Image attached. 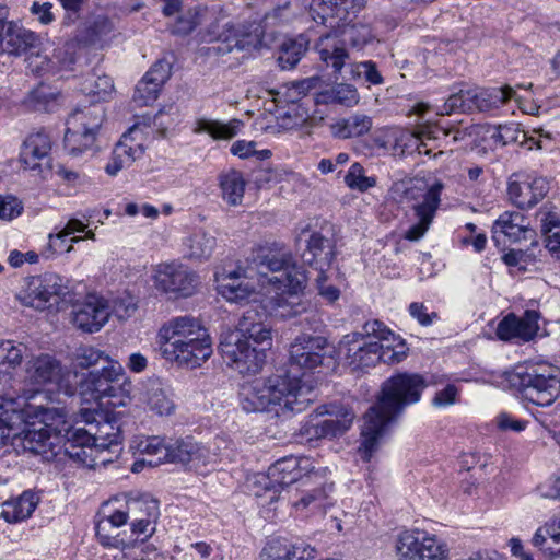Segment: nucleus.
<instances>
[{
    "label": "nucleus",
    "instance_id": "6",
    "mask_svg": "<svg viewBox=\"0 0 560 560\" xmlns=\"http://www.w3.org/2000/svg\"><path fill=\"white\" fill-rule=\"evenodd\" d=\"M529 402L551 406L560 396V368L548 361H526L517 365L508 376Z\"/></svg>",
    "mask_w": 560,
    "mask_h": 560
},
{
    "label": "nucleus",
    "instance_id": "16",
    "mask_svg": "<svg viewBox=\"0 0 560 560\" xmlns=\"http://www.w3.org/2000/svg\"><path fill=\"white\" fill-rule=\"evenodd\" d=\"M60 433V452L63 451L70 458L84 465L93 466L97 447L93 436V424L85 428H74L67 423Z\"/></svg>",
    "mask_w": 560,
    "mask_h": 560
},
{
    "label": "nucleus",
    "instance_id": "37",
    "mask_svg": "<svg viewBox=\"0 0 560 560\" xmlns=\"http://www.w3.org/2000/svg\"><path fill=\"white\" fill-rule=\"evenodd\" d=\"M77 43L67 40L56 47L50 57H40L36 54L35 59H43L36 63V68L44 72H54L70 69L75 61Z\"/></svg>",
    "mask_w": 560,
    "mask_h": 560
},
{
    "label": "nucleus",
    "instance_id": "64",
    "mask_svg": "<svg viewBox=\"0 0 560 560\" xmlns=\"http://www.w3.org/2000/svg\"><path fill=\"white\" fill-rule=\"evenodd\" d=\"M160 90L161 88L155 86L143 77L136 86L133 101L141 106L149 105L158 98Z\"/></svg>",
    "mask_w": 560,
    "mask_h": 560
},
{
    "label": "nucleus",
    "instance_id": "45",
    "mask_svg": "<svg viewBox=\"0 0 560 560\" xmlns=\"http://www.w3.org/2000/svg\"><path fill=\"white\" fill-rule=\"evenodd\" d=\"M141 130L138 125L132 126L125 132L115 149L128 163L132 164L144 154V147L140 137Z\"/></svg>",
    "mask_w": 560,
    "mask_h": 560
},
{
    "label": "nucleus",
    "instance_id": "58",
    "mask_svg": "<svg viewBox=\"0 0 560 560\" xmlns=\"http://www.w3.org/2000/svg\"><path fill=\"white\" fill-rule=\"evenodd\" d=\"M27 348L12 340L0 341V364L15 368L21 364Z\"/></svg>",
    "mask_w": 560,
    "mask_h": 560
},
{
    "label": "nucleus",
    "instance_id": "60",
    "mask_svg": "<svg viewBox=\"0 0 560 560\" xmlns=\"http://www.w3.org/2000/svg\"><path fill=\"white\" fill-rule=\"evenodd\" d=\"M491 138L495 143L508 145L526 141V132L521 130L518 125L511 122L499 125Z\"/></svg>",
    "mask_w": 560,
    "mask_h": 560
},
{
    "label": "nucleus",
    "instance_id": "56",
    "mask_svg": "<svg viewBox=\"0 0 560 560\" xmlns=\"http://www.w3.org/2000/svg\"><path fill=\"white\" fill-rule=\"evenodd\" d=\"M34 282H36V276L25 278L23 284L19 292L16 293V299L24 305L28 307H33L35 310L43 311L45 310V299L42 298V291Z\"/></svg>",
    "mask_w": 560,
    "mask_h": 560
},
{
    "label": "nucleus",
    "instance_id": "42",
    "mask_svg": "<svg viewBox=\"0 0 560 560\" xmlns=\"http://www.w3.org/2000/svg\"><path fill=\"white\" fill-rule=\"evenodd\" d=\"M243 127L240 119H231L228 122L200 118L196 121L194 132L208 133L215 140H229L234 138Z\"/></svg>",
    "mask_w": 560,
    "mask_h": 560
},
{
    "label": "nucleus",
    "instance_id": "10",
    "mask_svg": "<svg viewBox=\"0 0 560 560\" xmlns=\"http://www.w3.org/2000/svg\"><path fill=\"white\" fill-rule=\"evenodd\" d=\"M328 469L319 467L312 470L302 478L301 489L298 490L295 498L292 499V508L303 515L325 514L327 509L332 506L335 500L331 497L334 492V482L326 479Z\"/></svg>",
    "mask_w": 560,
    "mask_h": 560
},
{
    "label": "nucleus",
    "instance_id": "53",
    "mask_svg": "<svg viewBox=\"0 0 560 560\" xmlns=\"http://www.w3.org/2000/svg\"><path fill=\"white\" fill-rule=\"evenodd\" d=\"M131 390L132 384L122 371L114 378L108 395H105L104 398H107L108 404L113 407L126 406L131 400Z\"/></svg>",
    "mask_w": 560,
    "mask_h": 560
},
{
    "label": "nucleus",
    "instance_id": "54",
    "mask_svg": "<svg viewBox=\"0 0 560 560\" xmlns=\"http://www.w3.org/2000/svg\"><path fill=\"white\" fill-rule=\"evenodd\" d=\"M511 100L520 102L515 90L510 85L501 88H485L483 110H487V113L497 110Z\"/></svg>",
    "mask_w": 560,
    "mask_h": 560
},
{
    "label": "nucleus",
    "instance_id": "7",
    "mask_svg": "<svg viewBox=\"0 0 560 560\" xmlns=\"http://www.w3.org/2000/svg\"><path fill=\"white\" fill-rule=\"evenodd\" d=\"M443 188L444 185L441 182L432 185L418 182L396 185L394 191L400 194L399 202L411 208L417 219V222L406 231V240L419 241L428 232L439 209Z\"/></svg>",
    "mask_w": 560,
    "mask_h": 560
},
{
    "label": "nucleus",
    "instance_id": "1",
    "mask_svg": "<svg viewBox=\"0 0 560 560\" xmlns=\"http://www.w3.org/2000/svg\"><path fill=\"white\" fill-rule=\"evenodd\" d=\"M424 387L422 376L408 373L394 375L383 383L377 401L364 415L360 447L364 460H370L387 427L407 406L419 401Z\"/></svg>",
    "mask_w": 560,
    "mask_h": 560
},
{
    "label": "nucleus",
    "instance_id": "59",
    "mask_svg": "<svg viewBox=\"0 0 560 560\" xmlns=\"http://www.w3.org/2000/svg\"><path fill=\"white\" fill-rule=\"evenodd\" d=\"M68 236L60 230L48 235V243L40 250V256L47 260L55 258L62 253H70L73 246L68 244Z\"/></svg>",
    "mask_w": 560,
    "mask_h": 560
},
{
    "label": "nucleus",
    "instance_id": "19",
    "mask_svg": "<svg viewBox=\"0 0 560 560\" xmlns=\"http://www.w3.org/2000/svg\"><path fill=\"white\" fill-rule=\"evenodd\" d=\"M548 189V182L542 177L513 174L509 179L508 196L517 208L529 209L546 196Z\"/></svg>",
    "mask_w": 560,
    "mask_h": 560
},
{
    "label": "nucleus",
    "instance_id": "26",
    "mask_svg": "<svg viewBox=\"0 0 560 560\" xmlns=\"http://www.w3.org/2000/svg\"><path fill=\"white\" fill-rule=\"evenodd\" d=\"M315 50L319 60L332 74H340L342 68L350 60V55L339 31L334 30L320 35L315 43Z\"/></svg>",
    "mask_w": 560,
    "mask_h": 560
},
{
    "label": "nucleus",
    "instance_id": "57",
    "mask_svg": "<svg viewBox=\"0 0 560 560\" xmlns=\"http://www.w3.org/2000/svg\"><path fill=\"white\" fill-rule=\"evenodd\" d=\"M206 12L207 9L201 7L189 9L185 14L177 19L173 27V33L179 35H187L191 33L202 22Z\"/></svg>",
    "mask_w": 560,
    "mask_h": 560
},
{
    "label": "nucleus",
    "instance_id": "15",
    "mask_svg": "<svg viewBox=\"0 0 560 560\" xmlns=\"http://www.w3.org/2000/svg\"><path fill=\"white\" fill-rule=\"evenodd\" d=\"M211 339L199 319L184 315L171 318L158 332L159 347Z\"/></svg>",
    "mask_w": 560,
    "mask_h": 560
},
{
    "label": "nucleus",
    "instance_id": "38",
    "mask_svg": "<svg viewBox=\"0 0 560 560\" xmlns=\"http://www.w3.org/2000/svg\"><path fill=\"white\" fill-rule=\"evenodd\" d=\"M372 126V117L365 114H353L332 122L330 125V132L336 138L348 139L365 135L371 130Z\"/></svg>",
    "mask_w": 560,
    "mask_h": 560
},
{
    "label": "nucleus",
    "instance_id": "18",
    "mask_svg": "<svg viewBox=\"0 0 560 560\" xmlns=\"http://www.w3.org/2000/svg\"><path fill=\"white\" fill-rule=\"evenodd\" d=\"M160 352L166 361L192 370L201 366L212 355V339L161 346Z\"/></svg>",
    "mask_w": 560,
    "mask_h": 560
},
{
    "label": "nucleus",
    "instance_id": "17",
    "mask_svg": "<svg viewBox=\"0 0 560 560\" xmlns=\"http://www.w3.org/2000/svg\"><path fill=\"white\" fill-rule=\"evenodd\" d=\"M213 456L208 447L198 443L191 436L170 440L165 452L166 462L180 464L195 470L208 466Z\"/></svg>",
    "mask_w": 560,
    "mask_h": 560
},
{
    "label": "nucleus",
    "instance_id": "63",
    "mask_svg": "<svg viewBox=\"0 0 560 560\" xmlns=\"http://www.w3.org/2000/svg\"><path fill=\"white\" fill-rule=\"evenodd\" d=\"M260 560H292L289 542L282 538L269 539L260 552Z\"/></svg>",
    "mask_w": 560,
    "mask_h": 560
},
{
    "label": "nucleus",
    "instance_id": "39",
    "mask_svg": "<svg viewBox=\"0 0 560 560\" xmlns=\"http://www.w3.org/2000/svg\"><path fill=\"white\" fill-rule=\"evenodd\" d=\"M93 436L97 452L109 451L117 453L122 441L120 427L116 421L104 420L93 425Z\"/></svg>",
    "mask_w": 560,
    "mask_h": 560
},
{
    "label": "nucleus",
    "instance_id": "52",
    "mask_svg": "<svg viewBox=\"0 0 560 560\" xmlns=\"http://www.w3.org/2000/svg\"><path fill=\"white\" fill-rule=\"evenodd\" d=\"M136 447L142 454L148 456H156V459H148L149 466H158L162 462L166 460L165 452L168 447L164 439L160 436H144L136 442Z\"/></svg>",
    "mask_w": 560,
    "mask_h": 560
},
{
    "label": "nucleus",
    "instance_id": "47",
    "mask_svg": "<svg viewBox=\"0 0 560 560\" xmlns=\"http://www.w3.org/2000/svg\"><path fill=\"white\" fill-rule=\"evenodd\" d=\"M539 215L546 248L560 259V217L556 212H540Z\"/></svg>",
    "mask_w": 560,
    "mask_h": 560
},
{
    "label": "nucleus",
    "instance_id": "25",
    "mask_svg": "<svg viewBox=\"0 0 560 560\" xmlns=\"http://www.w3.org/2000/svg\"><path fill=\"white\" fill-rule=\"evenodd\" d=\"M327 340L320 336L301 335L290 347V364L312 371L319 366L326 353Z\"/></svg>",
    "mask_w": 560,
    "mask_h": 560
},
{
    "label": "nucleus",
    "instance_id": "13",
    "mask_svg": "<svg viewBox=\"0 0 560 560\" xmlns=\"http://www.w3.org/2000/svg\"><path fill=\"white\" fill-rule=\"evenodd\" d=\"M366 0H312L310 14L312 19L331 28H340L352 21L365 5Z\"/></svg>",
    "mask_w": 560,
    "mask_h": 560
},
{
    "label": "nucleus",
    "instance_id": "21",
    "mask_svg": "<svg viewBox=\"0 0 560 560\" xmlns=\"http://www.w3.org/2000/svg\"><path fill=\"white\" fill-rule=\"evenodd\" d=\"M250 266L237 267L235 270L225 269L215 271L214 281L218 292L230 302L242 303L248 300L255 292V285L248 280Z\"/></svg>",
    "mask_w": 560,
    "mask_h": 560
},
{
    "label": "nucleus",
    "instance_id": "35",
    "mask_svg": "<svg viewBox=\"0 0 560 560\" xmlns=\"http://www.w3.org/2000/svg\"><path fill=\"white\" fill-rule=\"evenodd\" d=\"M218 180L222 199L232 207L240 206L247 185L244 174L235 168H230L221 172Z\"/></svg>",
    "mask_w": 560,
    "mask_h": 560
},
{
    "label": "nucleus",
    "instance_id": "46",
    "mask_svg": "<svg viewBox=\"0 0 560 560\" xmlns=\"http://www.w3.org/2000/svg\"><path fill=\"white\" fill-rule=\"evenodd\" d=\"M310 39L305 35H299L294 39H288L281 45L278 63L281 69H292L307 50Z\"/></svg>",
    "mask_w": 560,
    "mask_h": 560
},
{
    "label": "nucleus",
    "instance_id": "41",
    "mask_svg": "<svg viewBox=\"0 0 560 560\" xmlns=\"http://www.w3.org/2000/svg\"><path fill=\"white\" fill-rule=\"evenodd\" d=\"M122 372V365L118 362H110L109 366H105L101 372H91L85 381L86 388L96 399H104L108 395L110 384L114 378Z\"/></svg>",
    "mask_w": 560,
    "mask_h": 560
},
{
    "label": "nucleus",
    "instance_id": "24",
    "mask_svg": "<svg viewBox=\"0 0 560 560\" xmlns=\"http://www.w3.org/2000/svg\"><path fill=\"white\" fill-rule=\"evenodd\" d=\"M26 428L21 432L22 446L25 451L43 456L49 460L60 454V433L50 432L45 427H38L35 420L23 422Z\"/></svg>",
    "mask_w": 560,
    "mask_h": 560
},
{
    "label": "nucleus",
    "instance_id": "61",
    "mask_svg": "<svg viewBox=\"0 0 560 560\" xmlns=\"http://www.w3.org/2000/svg\"><path fill=\"white\" fill-rule=\"evenodd\" d=\"M345 183L352 189L365 191L376 185L374 177H368L364 174V168L360 163H353L348 174L345 176Z\"/></svg>",
    "mask_w": 560,
    "mask_h": 560
},
{
    "label": "nucleus",
    "instance_id": "11",
    "mask_svg": "<svg viewBox=\"0 0 560 560\" xmlns=\"http://www.w3.org/2000/svg\"><path fill=\"white\" fill-rule=\"evenodd\" d=\"M260 34V26L257 24L228 22L220 26L214 23L202 35V40L215 44L209 48V51L215 55H226L234 49L245 50L257 47Z\"/></svg>",
    "mask_w": 560,
    "mask_h": 560
},
{
    "label": "nucleus",
    "instance_id": "28",
    "mask_svg": "<svg viewBox=\"0 0 560 560\" xmlns=\"http://www.w3.org/2000/svg\"><path fill=\"white\" fill-rule=\"evenodd\" d=\"M335 245L331 240L318 232H312L307 241L302 259L312 270L306 271L313 278V273H326L335 259Z\"/></svg>",
    "mask_w": 560,
    "mask_h": 560
},
{
    "label": "nucleus",
    "instance_id": "48",
    "mask_svg": "<svg viewBox=\"0 0 560 560\" xmlns=\"http://www.w3.org/2000/svg\"><path fill=\"white\" fill-rule=\"evenodd\" d=\"M34 283L42 291V298L45 299V308L57 303L66 291L63 279L59 275L52 272L36 276V282ZM34 288L36 289V287Z\"/></svg>",
    "mask_w": 560,
    "mask_h": 560
},
{
    "label": "nucleus",
    "instance_id": "43",
    "mask_svg": "<svg viewBox=\"0 0 560 560\" xmlns=\"http://www.w3.org/2000/svg\"><path fill=\"white\" fill-rule=\"evenodd\" d=\"M183 244L189 258L207 260L217 247V238L207 232L198 231L186 237Z\"/></svg>",
    "mask_w": 560,
    "mask_h": 560
},
{
    "label": "nucleus",
    "instance_id": "12",
    "mask_svg": "<svg viewBox=\"0 0 560 560\" xmlns=\"http://www.w3.org/2000/svg\"><path fill=\"white\" fill-rule=\"evenodd\" d=\"M152 279L158 291L175 299L191 296L199 284L198 275L176 260L156 265Z\"/></svg>",
    "mask_w": 560,
    "mask_h": 560
},
{
    "label": "nucleus",
    "instance_id": "40",
    "mask_svg": "<svg viewBox=\"0 0 560 560\" xmlns=\"http://www.w3.org/2000/svg\"><path fill=\"white\" fill-rule=\"evenodd\" d=\"M118 510L122 514L125 525L128 521L159 518L160 516L159 502L148 497L129 499L124 509Z\"/></svg>",
    "mask_w": 560,
    "mask_h": 560
},
{
    "label": "nucleus",
    "instance_id": "51",
    "mask_svg": "<svg viewBox=\"0 0 560 560\" xmlns=\"http://www.w3.org/2000/svg\"><path fill=\"white\" fill-rule=\"evenodd\" d=\"M14 399L3 400L2 407H0V447H3L10 443V441L19 435L18 430L22 425V421H11L13 412L18 411V408H12L11 402Z\"/></svg>",
    "mask_w": 560,
    "mask_h": 560
},
{
    "label": "nucleus",
    "instance_id": "50",
    "mask_svg": "<svg viewBox=\"0 0 560 560\" xmlns=\"http://www.w3.org/2000/svg\"><path fill=\"white\" fill-rule=\"evenodd\" d=\"M431 150H423L421 137L417 136L413 131L397 128L394 145L395 154L409 155L418 152L419 154L429 155Z\"/></svg>",
    "mask_w": 560,
    "mask_h": 560
},
{
    "label": "nucleus",
    "instance_id": "33",
    "mask_svg": "<svg viewBox=\"0 0 560 560\" xmlns=\"http://www.w3.org/2000/svg\"><path fill=\"white\" fill-rule=\"evenodd\" d=\"M526 232L524 215L520 212L506 211L495 220L492 226V240L497 244L504 242V238L515 243L525 237Z\"/></svg>",
    "mask_w": 560,
    "mask_h": 560
},
{
    "label": "nucleus",
    "instance_id": "36",
    "mask_svg": "<svg viewBox=\"0 0 560 560\" xmlns=\"http://www.w3.org/2000/svg\"><path fill=\"white\" fill-rule=\"evenodd\" d=\"M38 504V498L32 491L2 503L0 516L8 523H19L28 518Z\"/></svg>",
    "mask_w": 560,
    "mask_h": 560
},
{
    "label": "nucleus",
    "instance_id": "31",
    "mask_svg": "<svg viewBox=\"0 0 560 560\" xmlns=\"http://www.w3.org/2000/svg\"><path fill=\"white\" fill-rule=\"evenodd\" d=\"M485 104V88H469L460 89L458 92L453 93L438 109L440 115H451L455 112L470 113L483 110Z\"/></svg>",
    "mask_w": 560,
    "mask_h": 560
},
{
    "label": "nucleus",
    "instance_id": "32",
    "mask_svg": "<svg viewBox=\"0 0 560 560\" xmlns=\"http://www.w3.org/2000/svg\"><path fill=\"white\" fill-rule=\"evenodd\" d=\"M122 525H125L122 514H120L119 510H115L110 514L103 515L97 520L95 532L98 541L103 546L119 549L122 553V560H125V558H128L126 548H129L131 545L121 538L120 534L116 533Z\"/></svg>",
    "mask_w": 560,
    "mask_h": 560
},
{
    "label": "nucleus",
    "instance_id": "4",
    "mask_svg": "<svg viewBox=\"0 0 560 560\" xmlns=\"http://www.w3.org/2000/svg\"><path fill=\"white\" fill-rule=\"evenodd\" d=\"M393 332L380 320L366 322L361 332L343 336L339 342V353L352 371H364L375 366L376 363H398L406 353L395 351L390 345H382L371 338L388 341Z\"/></svg>",
    "mask_w": 560,
    "mask_h": 560
},
{
    "label": "nucleus",
    "instance_id": "62",
    "mask_svg": "<svg viewBox=\"0 0 560 560\" xmlns=\"http://www.w3.org/2000/svg\"><path fill=\"white\" fill-rule=\"evenodd\" d=\"M179 119V109L175 104H171L161 108L153 118V126L161 136H165L166 131L174 127Z\"/></svg>",
    "mask_w": 560,
    "mask_h": 560
},
{
    "label": "nucleus",
    "instance_id": "23",
    "mask_svg": "<svg viewBox=\"0 0 560 560\" xmlns=\"http://www.w3.org/2000/svg\"><path fill=\"white\" fill-rule=\"evenodd\" d=\"M50 150L51 142L46 133H32L22 145L20 161L34 175L45 177L50 172Z\"/></svg>",
    "mask_w": 560,
    "mask_h": 560
},
{
    "label": "nucleus",
    "instance_id": "34",
    "mask_svg": "<svg viewBox=\"0 0 560 560\" xmlns=\"http://www.w3.org/2000/svg\"><path fill=\"white\" fill-rule=\"evenodd\" d=\"M5 26V33L3 32V51L11 55H21L30 50L31 56L35 55L34 49L38 37L34 32L13 22L7 23Z\"/></svg>",
    "mask_w": 560,
    "mask_h": 560
},
{
    "label": "nucleus",
    "instance_id": "9",
    "mask_svg": "<svg viewBox=\"0 0 560 560\" xmlns=\"http://www.w3.org/2000/svg\"><path fill=\"white\" fill-rule=\"evenodd\" d=\"M396 560H450L451 548L440 536L420 529H404L394 539Z\"/></svg>",
    "mask_w": 560,
    "mask_h": 560
},
{
    "label": "nucleus",
    "instance_id": "22",
    "mask_svg": "<svg viewBox=\"0 0 560 560\" xmlns=\"http://www.w3.org/2000/svg\"><path fill=\"white\" fill-rule=\"evenodd\" d=\"M310 459L305 457L287 456L273 463L269 469L268 475L262 476L265 480V488H281L290 486L294 482L302 483V478L310 474Z\"/></svg>",
    "mask_w": 560,
    "mask_h": 560
},
{
    "label": "nucleus",
    "instance_id": "30",
    "mask_svg": "<svg viewBox=\"0 0 560 560\" xmlns=\"http://www.w3.org/2000/svg\"><path fill=\"white\" fill-rule=\"evenodd\" d=\"M63 375L58 360L49 354L32 358L26 363L25 378L34 385L59 384Z\"/></svg>",
    "mask_w": 560,
    "mask_h": 560
},
{
    "label": "nucleus",
    "instance_id": "44",
    "mask_svg": "<svg viewBox=\"0 0 560 560\" xmlns=\"http://www.w3.org/2000/svg\"><path fill=\"white\" fill-rule=\"evenodd\" d=\"M275 299L273 311L276 316L281 318H293L307 311L308 303L302 301L299 296L300 292H291L289 290H280Z\"/></svg>",
    "mask_w": 560,
    "mask_h": 560
},
{
    "label": "nucleus",
    "instance_id": "27",
    "mask_svg": "<svg viewBox=\"0 0 560 560\" xmlns=\"http://www.w3.org/2000/svg\"><path fill=\"white\" fill-rule=\"evenodd\" d=\"M322 439H335L345 434L352 425L354 412L335 404L322 405L316 408Z\"/></svg>",
    "mask_w": 560,
    "mask_h": 560
},
{
    "label": "nucleus",
    "instance_id": "20",
    "mask_svg": "<svg viewBox=\"0 0 560 560\" xmlns=\"http://www.w3.org/2000/svg\"><path fill=\"white\" fill-rule=\"evenodd\" d=\"M110 308L107 301L95 294L73 305L72 323L82 331H98L108 320Z\"/></svg>",
    "mask_w": 560,
    "mask_h": 560
},
{
    "label": "nucleus",
    "instance_id": "3",
    "mask_svg": "<svg viewBox=\"0 0 560 560\" xmlns=\"http://www.w3.org/2000/svg\"><path fill=\"white\" fill-rule=\"evenodd\" d=\"M272 330L255 310L244 313L234 332L226 335L219 349L229 366L241 374L258 373L266 360L265 350L271 346Z\"/></svg>",
    "mask_w": 560,
    "mask_h": 560
},
{
    "label": "nucleus",
    "instance_id": "29",
    "mask_svg": "<svg viewBox=\"0 0 560 560\" xmlns=\"http://www.w3.org/2000/svg\"><path fill=\"white\" fill-rule=\"evenodd\" d=\"M538 319L539 313L534 310L525 311L521 317L515 314H509L498 324L497 336L505 341L514 339L529 341L539 329Z\"/></svg>",
    "mask_w": 560,
    "mask_h": 560
},
{
    "label": "nucleus",
    "instance_id": "2",
    "mask_svg": "<svg viewBox=\"0 0 560 560\" xmlns=\"http://www.w3.org/2000/svg\"><path fill=\"white\" fill-rule=\"evenodd\" d=\"M315 397L306 374L300 377L288 372L244 384L240 392V404L246 412H302Z\"/></svg>",
    "mask_w": 560,
    "mask_h": 560
},
{
    "label": "nucleus",
    "instance_id": "8",
    "mask_svg": "<svg viewBox=\"0 0 560 560\" xmlns=\"http://www.w3.org/2000/svg\"><path fill=\"white\" fill-rule=\"evenodd\" d=\"M105 118V109L101 104H90L74 109L67 119L65 148L73 158L94 154L96 137Z\"/></svg>",
    "mask_w": 560,
    "mask_h": 560
},
{
    "label": "nucleus",
    "instance_id": "49",
    "mask_svg": "<svg viewBox=\"0 0 560 560\" xmlns=\"http://www.w3.org/2000/svg\"><path fill=\"white\" fill-rule=\"evenodd\" d=\"M144 402L159 416H167L174 410V402L159 382H152L147 390Z\"/></svg>",
    "mask_w": 560,
    "mask_h": 560
},
{
    "label": "nucleus",
    "instance_id": "5",
    "mask_svg": "<svg viewBox=\"0 0 560 560\" xmlns=\"http://www.w3.org/2000/svg\"><path fill=\"white\" fill-rule=\"evenodd\" d=\"M247 261L252 271L256 269L276 290L302 292L311 278L303 266L293 261L291 252L279 244L257 247Z\"/></svg>",
    "mask_w": 560,
    "mask_h": 560
},
{
    "label": "nucleus",
    "instance_id": "14",
    "mask_svg": "<svg viewBox=\"0 0 560 560\" xmlns=\"http://www.w3.org/2000/svg\"><path fill=\"white\" fill-rule=\"evenodd\" d=\"M12 408H18L13 412L11 421L30 422L35 420L38 427H45L50 432L62 431L67 425V413L62 408L44 407L28 401V398L20 396L11 402Z\"/></svg>",
    "mask_w": 560,
    "mask_h": 560
},
{
    "label": "nucleus",
    "instance_id": "55",
    "mask_svg": "<svg viewBox=\"0 0 560 560\" xmlns=\"http://www.w3.org/2000/svg\"><path fill=\"white\" fill-rule=\"evenodd\" d=\"M341 30L338 28L342 40L348 42L354 48H362L373 39V34L366 24H343Z\"/></svg>",
    "mask_w": 560,
    "mask_h": 560
}]
</instances>
